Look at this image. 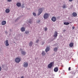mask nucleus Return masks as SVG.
Instances as JSON below:
<instances>
[{"instance_id": "obj_33", "label": "nucleus", "mask_w": 78, "mask_h": 78, "mask_svg": "<svg viewBox=\"0 0 78 78\" xmlns=\"http://www.w3.org/2000/svg\"><path fill=\"white\" fill-rule=\"evenodd\" d=\"M44 44V42H43L42 43V44L43 45V44Z\"/></svg>"}, {"instance_id": "obj_29", "label": "nucleus", "mask_w": 78, "mask_h": 78, "mask_svg": "<svg viewBox=\"0 0 78 78\" xmlns=\"http://www.w3.org/2000/svg\"><path fill=\"white\" fill-rule=\"evenodd\" d=\"M70 67H69V70H71V69H70Z\"/></svg>"}, {"instance_id": "obj_14", "label": "nucleus", "mask_w": 78, "mask_h": 78, "mask_svg": "<svg viewBox=\"0 0 78 78\" xmlns=\"http://www.w3.org/2000/svg\"><path fill=\"white\" fill-rule=\"evenodd\" d=\"M16 6L18 7H20L21 6V3H20L18 2L16 3Z\"/></svg>"}, {"instance_id": "obj_11", "label": "nucleus", "mask_w": 78, "mask_h": 78, "mask_svg": "<svg viewBox=\"0 0 78 78\" xmlns=\"http://www.w3.org/2000/svg\"><path fill=\"white\" fill-rule=\"evenodd\" d=\"M6 22L5 21H3L2 22V25H5L6 24Z\"/></svg>"}, {"instance_id": "obj_20", "label": "nucleus", "mask_w": 78, "mask_h": 78, "mask_svg": "<svg viewBox=\"0 0 78 78\" xmlns=\"http://www.w3.org/2000/svg\"><path fill=\"white\" fill-rule=\"evenodd\" d=\"M54 51L55 52H56L57 51H58V48H55L54 49Z\"/></svg>"}, {"instance_id": "obj_8", "label": "nucleus", "mask_w": 78, "mask_h": 78, "mask_svg": "<svg viewBox=\"0 0 78 78\" xmlns=\"http://www.w3.org/2000/svg\"><path fill=\"white\" fill-rule=\"evenodd\" d=\"M58 69H59V68H58V67H56L54 68V72H57L58 71Z\"/></svg>"}, {"instance_id": "obj_25", "label": "nucleus", "mask_w": 78, "mask_h": 78, "mask_svg": "<svg viewBox=\"0 0 78 78\" xmlns=\"http://www.w3.org/2000/svg\"><path fill=\"white\" fill-rule=\"evenodd\" d=\"M33 16H36V14L35 12H34L33 13Z\"/></svg>"}, {"instance_id": "obj_19", "label": "nucleus", "mask_w": 78, "mask_h": 78, "mask_svg": "<svg viewBox=\"0 0 78 78\" xmlns=\"http://www.w3.org/2000/svg\"><path fill=\"white\" fill-rule=\"evenodd\" d=\"M9 11H10V10H9V9H7L5 10V12L7 13H9Z\"/></svg>"}, {"instance_id": "obj_22", "label": "nucleus", "mask_w": 78, "mask_h": 78, "mask_svg": "<svg viewBox=\"0 0 78 78\" xmlns=\"http://www.w3.org/2000/svg\"><path fill=\"white\" fill-rule=\"evenodd\" d=\"M41 54L42 56H44V55H45V52L44 51H43Z\"/></svg>"}, {"instance_id": "obj_27", "label": "nucleus", "mask_w": 78, "mask_h": 78, "mask_svg": "<svg viewBox=\"0 0 78 78\" xmlns=\"http://www.w3.org/2000/svg\"><path fill=\"white\" fill-rule=\"evenodd\" d=\"M39 39L37 40L36 41V43H38V42H39Z\"/></svg>"}, {"instance_id": "obj_4", "label": "nucleus", "mask_w": 78, "mask_h": 78, "mask_svg": "<svg viewBox=\"0 0 78 78\" xmlns=\"http://www.w3.org/2000/svg\"><path fill=\"white\" fill-rule=\"evenodd\" d=\"M4 43L5 44L6 46H9V44L8 40H6L4 42Z\"/></svg>"}, {"instance_id": "obj_7", "label": "nucleus", "mask_w": 78, "mask_h": 78, "mask_svg": "<svg viewBox=\"0 0 78 78\" xmlns=\"http://www.w3.org/2000/svg\"><path fill=\"white\" fill-rule=\"evenodd\" d=\"M51 20L52 21V22H55L56 21V17H53L51 18Z\"/></svg>"}, {"instance_id": "obj_1", "label": "nucleus", "mask_w": 78, "mask_h": 78, "mask_svg": "<svg viewBox=\"0 0 78 78\" xmlns=\"http://www.w3.org/2000/svg\"><path fill=\"white\" fill-rule=\"evenodd\" d=\"M28 63L27 62H24L23 63V67H25V68H26V67H28Z\"/></svg>"}, {"instance_id": "obj_3", "label": "nucleus", "mask_w": 78, "mask_h": 78, "mask_svg": "<svg viewBox=\"0 0 78 78\" xmlns=\"http://www.w3.org/2000/svg\"><path fill=\"white\" fill-rule=\"evenodd\" d=\"M52 66H53V62H51L50 63L48 66V67L49 68V69H51L52 67Z\"/></svg>"}, {"instance_id": "obj_35", "label": "nucleus", "mask_w": 78, "mask_h": 78, "mask_svg": "<svg viewBox=\"0 0 78 78\" xmlns=\"http://www.w3.org/2000/svg\"><path fill=\"white\" fill-rule=\"evenodd\" d=\"M40 21H41V20H39L38 23H39V22H40Z\"/></svg>"}, {"instance_id": "obj_23", "label": "nucleus", "mask_w": 78, "mask_h": 78, "mask_svg": "<svg viewBox=\"0 0 78 78\" xmlns=\"http://www.w3.org/2000/svg\"><path fill=\"white\" fill-rule=\"evenodd\" d=\"M33 22V21H32V19H30L29 20V23H32Z\"/></svg>"}, {"instance_id": "obj_13", "label": "nucleus", "mask_w": 78, "mask_h": 78, "mask_svg": "<svg viewBox=\"0 0 78 78\" xmlns=\"http://www.w3.org/2000/svg\"><path fill=\"white\" fill-rule=\"evenodd\" d=\"M62 8L63 9H65L67 8V5L66 4H64L62 6Z\"/></svg>"}, {"instance_id": "obj_32", "label": "nucleus", "mask_w": 78, "mask_h": 78, "mask_svg": "<svg viewBox=\"0 0 78 78\" xmlns=\"http://www.w3.org/2000/svg\"><path fill=\"white\" fill-rule=\"evenodd\" d=\"M69 2H72V1H73V0H69Z\"/></svg>"}, {"instance_id": "obj_31", "label": "nucleus", "mask_w": 78, "mask_h": 78, "mask_svg": "<svg viewBox=\"0 0 78 78\" xmlns=\"http://www.w3.org/2000/svg\"><path fill=\"white\" fill-rule=\"evenodd\" d=\"M2 70V68L0 67V71Z\"/></svg>"}, {"instance_id": "obj_28", "label": "nucleus", "mask_w": 78, "mask_h": 78, "mask_svg": "<svg viewBox=\"0 0 78 78\" xmlns=\"http://www.w3.org/2000/svg\"><path fill=\"white\" fill-rule=\"evenodd\" d=\"M8 2H11V1H12V0H7Z\"/></svg>"}, {"instance_id": "obj_12", "label": "nucleus", "mask_w": 78, "mask_h": 78, "mask_svg": "<svg viewBox=\"0 0 78 78\" xmlns=\"http://www.w3.org/2000/svg\"><path fill=\"white\" fill-rule=\"evenodd\" d=\"M50 50V47H47L45 49L46 52H48Z\"/></svg>"}, {"instance_id": "obj_9", "label": "nucleus", "mask_w": 78, "mask_h": 78, "mask_svg": "<svg viewBox=\"0 0 78 78\" xmlns=\"http://www.w3.org/2000/svg\"><path fill=\"white\" fill-rule=\"evenodd\" d=\"M58 32L56 31H55L54 33V34L53 35L54 37H57L58 36Z\"/></svg>"}, {"instance_id": "obj_21", "label": "nucleus", "mask_w": 78, "mask_h": 78, "mask_svg": "<svg viewBox=\"0 0 78 78\" xmlns=\"http://www.w3.org/2000/svg\"><path fill=\"white\" fill-rule=\"evenodd\" d=\"M64 25H68L69 24V23L65 22L64 23Z\"/></svg>"}, {"instance_id": "obj_16", "label": "nucleus", "mask_w": 78, "mask_h": 78, "mask_svg": "<svg viewBox=\"0 0 78 78\" xmlns=\"http://www.w3.org/2000/svg\"><path fill=\"white\" fill-rule=\"evenodd\" d=\"M21 31L23 32V31H25V27H22L21 29Z\"/></svg>"}, {"instance_id": "obj_26", "label": "nucleus", "mask_w": 78, "mask_h": 78, "mask_svg": "<svg viewBox=\"0 0 78 78\" xmlns=\"http://www.w3.org/2000/svg\"><path fill=\"white\" fill-rule=\"evenodd\" d=\"M44 31H47V27L45 28L44 29Z\"/></svg>"}, {"instance_id": "obj_24", "label": "nucleus", "mask_w": 78, "mask_h": 78, "mask_svg": "<svg viewBox=\"0 0 78 78\" xmlns=\"http://www.w3.org/2000/svg\"><path fill=\"white\" fill-rule=\"evenodd\" d=\"M25 33H26V34H28V33H29V31H26L25 32Z\"/></svg>"}, {"instance_id": "obj_18", "label": "nucleus", "mask_w": 78, "mask_h": 78, "mask_svg": "<svg viewBox=\"0 0 78 78\" xmlns=\"http://www.w3.org/2000/svg\"><path fill=\"white\" fill-rule=\"evenodd\" d=\"M73 15L74 17H76L77 16V14L76 12H74L73 13Z\"/></svg>"}, {"instance_id": "obj_17", "label": "nucleus", "mask_w": 78, "mask_h": 78, "mask_svg": "<svg viewBox=\"0 0 78 78\" xmlns=\"http://www.w3.org/2000/svg\"><path fill=\"white\" fill-rule=\"evenodd\" d=\"M33 44V43L32 41H31L30 43H29V45L30 47H31L32 46V45Z\"/></svg>"}, {"instance_id": "obj_15", "label": "nucleus", "mask_w": 78, "mask_h": 78, "mask_svg": "<svg viewBox=\"0 0 78 78\" xmlns=\"http://www.w3.org/2000/svg\"><path fill=\"white\" fill-rule=\"evenodd\" d=\"M73 44H74L73 43H70L69 44V47H73Z\"/></svg>"}, {"instance_id": "obj_34", "label": "nucleus", "mask_w": 78, "mask_h": 78, "mask_svg": "<svg viewBox=\"0 0 78 78\" xmlns=\"http://www.w3.org/2000/svg\"><path fill=\"white\" fill-rule=\"evenodd\" d=\"M66 30H63V31H64V32H65V31H66Z\"/></svg>"}, {"instance_id": "obj_30", "label": "nucleus", "mask_w": 78, "mask_h": 78, "mask_svg": "<svg viewBox=\"0 0 78 78\" xmlns=\"http://www.w3.org/2000/svg\"><path fill=\"white\" fill-rule=\"evenodd\" d=\"M75 29V27H72V29L73 30V29Z\"/></svg>"}, {"instance_id": "obj_10", "label": "nucleus", "mask_w": 78, "mask_h": 78, "mask_svg": "<svg viewBox=\"0 0 78 78\" xmlns=\"http://www.w3.org/2000/svg\"><path fill=\"white\" fill-rule=\"evenodd\" d=\"M21 54L23 55H25L26 54V52L23 51H21Z\"/></svg>"}, {"instance_id": "obj_5", "label": "nucleus", "mask_w": 78, "mask_h": 78, "mask_svg": "<svg viewBox=\"0 0 78 78\" xmlns=\"http://www.w3.org/2000/svg\"><path fill=\"white\" fill-rule=\"evenodd\" d=\"M48 17V14L47 13H45L44 15V19H47Z\"/></svg>"}, {"instance_id": "obj_6", "label": "nucleus", "mask_w": 78, "mask_h": 78, "mask_svg": "<svg viewBox=\"0 0 78 78\" xmlns=\"http://www.w3.org/2000/svg\"><path fill=\"white\" fill-rule=\"evenodd\" d=\"M20 61V59L19 58H16L15 59V62L19 63Z\"/></svg>"}, {"instance_id": "obj_2", "label": "nucleus", "mask_w": 78, "mask_h": 78, "mask_svg": "<svg viewBox=\"0 0 78 78\" xmlns=\"http://www.w3.org/2000/svg\"><path fill=\"white\" fill-rule=\"evenodd\" d=\"M39 12L38 13V16H39L42 12V11H43L42 10V8H40L38 10Z\"/></svg>"}]
</instances>
